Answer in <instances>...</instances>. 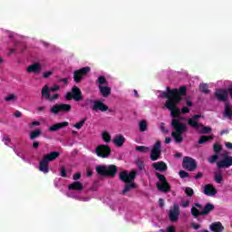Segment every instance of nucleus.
I'll use <instances>...</instances> for the list:
<instances>
[{
  "label": "nucleus",
  "instance_id": "nucleus-18",
  "mask_svg": "<svg viewBox=\"0 0 232 232\" xmlns=\"http://www.w3.org/2000/svg\"><path fill=\"white\" fill-rule=\"evenodd\" d=\"M152 168L156 169V171H160V173L168 171V165L164 161H158L152 163Z\"/></svg>",
  "mask_w": 232,
  "mask_h": 232
},
{
  "label": "nucleus",
  "instance_id": "nucleus-54",
  "mask_svg": "<svg viewBox=\"0 0 232 232\" xmlns=\"http://www.w3.org/2000/svg\"><path fill=\"white\" fill-rule=\"evenodd\" d=\"M53 72H44V75H43V78L44 79H48V77H50V75H52Z\"/></svg>",
  "mask_w": 232,
  "mask_h": 232
},
{
  "label": "nucleus",
  "instance_id": "nucleus-33",
  "mask_svg": "<svg viewBox=\"0 0 232 232\" xmlns=\"http://www.w3.org/2000/svg\"><path fill=\"white\" fill-rule=\"evenodd\" d=\"M208 140H213L212 136H206V135L200 136V138L198 141V144H206V142H208Z\"/></svg>",
  "mask_w": 232,
  "mask_h": 232
},
{
  "label": "nucleus",
  "instance_id": "nucleus-44",
  "mask_svg": "<svg viewBox=\"0 0 232 232\" xmlns=\"http://www.w3.org/2000/svg\"><path fill=\"white\" fill-rule=\"evenodd\" d=\"M217 160H218V155H212L208 159V162H210V164H215V162H217Z\"/></svg>",
  "mask_w": 232,
  "mask_h": 232
},
{
  "label": "nucleus",
  "instance_id": "nucleus-46",
  "mask_svg": "<svg viewBox=\"0 0 232 232\" xmlns=\"http://www.w3.org/2000/svg\"><path fill=\"white\" fill-rule=\"evenodd\" d=\"M5 101H6V102H10V101H15V94H9L5 98Z\"/></svg>",
  "mask_w": 232,
  "mask_h": 232
},
{
  "label": "nucleus",
  "instance_id": "nucleus-12",
  "mask_svg": "<svg viewBox=\"0 0 232 232\" xmlns=\"http://www.w3.org/2000/svg\"><path fill=\"white\" fill-rule=\"evenodd\" d=\"M91 71H92V68H90V67H83V68L74 71L73 72L74 82L79 84V82H81L82 81V77H84L85 75H88V73H90Z\"/></svg>",
  "mask_w": 232,
  "mask_h": 232
},
{
  "label": "nucleus",
  "instance_id": "nucleus-49",
  "mask_svg": "<svg viewBox=\"0 0 232 232\" xmlns=\"http://www.w3.org/2000/svg\"><path fill=\"white\" fill-rule=\"evenodd\" d=\"M51 92H58V90H61V86L55 84V85H53L51 88H50Z\"/></svg>",
  "mask_w": 232,
  "mask_h": 232
},
{
  "label": "nucleus",
  "instance_id": "nucleus-19",
  "mask_svg": "<svg viewBox=\"0 0 232 232\" xmlns=\"http://www.w3.org/2000/svg\"><path fill=\"white\" fill-rule=\"evenodd\" d=\"M203 193L208 197H215L218 191H217V188H215V187L212 184H207L204 187Z\"/></svg>",
  "mask_w": 232,
  "mask_h": 232
},
{
  "label": "nucleus",
  "instance_id": "nucleus-25",
  "mask_svg": "<svg viewBox=\"0 0 232 232\" xmlns=\"http://www.w3.org/2000/svg\"><path fill=\"white\" fill-rule=\"evenodd\" d=\"M68 124V121L55 123L49 128V131H57L58 130H63V128H66Z\"/></svg>",
  "mask_w": 232,
  "mask_h": 232
},
{
  "label": "nucleus",
  "instance_id": "nucleus-26",
  "mask_svg": "<svg viewBox=\"0 0 232 232\" xmlns=\"http://www.w3.org/2000/svg\"><path fill=\"white\" fill-rule=\"evenodd\" d=\"M210 230L213 232H223L224 226L220 222H214L210 225Z\"/></svg>",
  "mask_w": 232,
  "mask_h": 232
},
{
  "label": "nucleus",
  "instance_id": "nucleus-31",
  "mask_svg": "<svg viewBox=\"0 0 232 232\" xmlns=\"http://www.w3.org/2000/svg\"><path fill=\"white\" fill-rule=\"evenodd\" d=\"M50 87L48 85H44L42 89V97L48 101L50 99Z\"/></svg>",
  "mask_w": 232,
  "mask_h": 232
},
{
  "label": "nucleus",
  "instance_id": "nucleus-28",
  "mask_svg": "<svg viewBox=\"0 0 232 232\" xmlns=\"http://www.w3.org/2000/svg\"><path fill=\"white\" fill-rule=\"evenodd\" d=\"M224 117L227 119H232L231 103L225 102Z\"/></svg>",
  "mask_w": 232,
  "mask_h": 232
},
{
  "label": "nucleus",
  "instance_id": "nucleus-38",
  "mask_svg": "<svg viewBox=\"0 0 232 232\" xmlns=\"http://www.w3.org/2000/svg\"><path fill=\"white\" fill-rule=\"evenodd\" d=\"M136 151H140V153H148V151H150V148L146 146H136Z\"/></svg>",
  "mask_w": 232,
  "mask_h": 232
},
{
  "label": "nucleus",
  "instance_id": "nucleus-2",
  "mask_svg": "<svg viewBox=\"0 0 232 232\" xmlns=\"http://www.w3.org/2000/svg\"><path fill=\"white\" fill-rule=\"evenodd\" d=\"M170 126L174 130V131L171 133V136L173 137L175 142H177V144L182 143L184 140L182 133L188 132V125L184 122H181L179 119H173Z\"/></svg>",
  "mask_w": 232,
  "mask_h": 232
},
{
  "label": "nucleus",
  "instance_id": "nucleus-39",
  "mask_svg": "<svg viewBox=\"0 0 232 232\" xmlns=\"http://www.w3.org/2000/svg\"><path fill=\"white\" fill-rule=\"evenodd\" d=\"M102 138L104 142H111V136L106 131L102 134Z\"/></svg>",
  "mask_w": 232,
  "mask_h": 232
},
{
  "label": "nucleus",
  "instance_id": "nucleus-24",
  "mask_svg": "<svg viewBox=\"0 0 232 232\" xmlns=\"http://www.w3.org/2000/svg\"><path fill=\"white\" fill-rule=\"evenodd\" d=\"M112 142L117 146L118 148H121V146H124V142H126V138L122 135H117L112 140Z\"/></svg>",
  "mask_w": 232,
  "mask_h": 232
},
{
  "label": "nucleus",
  "instance_id": "nucleus-1",
  "mask_svg": "<svg viewBox=\"0 0 232 232\" xmlns=\"http://www.w3.org/2000/svg\"><path fill=\"white\" fill-rule=\"evenodd\" d=\"M187 93L188 87L186 86H181L179 89H171L168 86L167 91L162 92L161 97L163 99H168L165 102V107L169 110L170 116L173 119H177L180 115L181 111L177 105L180 104L182 97L187 95Z\"/></svg>",
  "mask_w": 232,
  "mask_h": 232
},
{
  "label": "nucleus",
  "instance_id": "nucleus-8",
  "mask_svg": "<svg viewBox=\"0 0 232 232\" xmlns=\"http://www.w3.org/2000/svg\"><path fill=\"white\" fill-rule=\"evenodd\" d=\"M90 104H93L92 106V111H108L109 108L107 107L106 104H104V102H101V101H93L92 99H87L84 102L83 106L88 107L90 106Z\"/></svg>",
  "mask_w": 232,
  "mask_h": 232
},
{
  "label": "nucleus",
  "instance_id": "nucleus-20",
  "mask_svg": "<svg viewBox=\"0 0 232 232\" xmlns=\"http://www.w3.org/2000/svg\"><path fill=\"white\" fill-rule=\"evenodd\" d=\"M202 115L200 114H195L194 116H192V118L188 120V126L197 130V128H198V126L200 125V123H198V119H200Z\"/></svg>",
  "mask_w": 232,
  "mask_h": 232
},
{
  "label": "nucleus",
  "instance_id": "nucleus-61",
  "mask_svg": "<svg viewBox=\"0 0 232 232\" xmlns=\"http://www.w3.org/2000/svg\"><path fill=\"white\" fill-rule=\"evenodd\" d=\"M36 110H37V111H40V112L44 111L46 110V107H44V106L37 107Z\"/></svg>",
  "mask_w": 232,
  "mask_h": 232
},
{
  "label": "nucleus",
  "instance_id": "nucleus-48",
  "mask_svg": "<svg viewBox=\"0 0 232 232\" xmlns=\"http://www.w3.org/2000/svg\"><path fill=\"white\" fill-rule=\"evenodd\" d=\"M57 99H59V94L55 93L53 96H49V100L51 102L53 101H57Z\"/></svg>",
  "mask_w": 232,
  "mask_h": 232
},
{
  "label": "nucleus",
  "instance_id": "nucleus-62",
  "mask_svg": "<svg viewBox=\"0 0 232 232\" xmlns=\"http://www.w3.org/2000/svg\"><path fill=\"white\" fill-rule=\"evenodd\" d=\"M93 175V171L90 169H87V177H92Z\"/></svg>",
  "mask_w": 232,
  "mask_h": 232
},
{
  "label": "nucleus",
  "instance_id": "nucleus-23",
  "mask_svg": "<svg viewBox=\"0 0 232 232\" xmlns=\"http://www.w3.org/2000/svg\"><path fill=\"white\" fill-rule=\"evenodd\" d=\"M26 50V46L21 42L14 43V48L10 49V53H15V52H24Z\"/></svg>",
  "mask_w": 232,
  "mask_h": 232
},
{
  "label": "nucleus",
  "instance_id": "nucleus-22",
  "mask_svg": "<svg viewBox=\"0 0 232 232\" xmlns=\"http://www.w3.org/2000/svg\"><path fill=\"white\" fill-rule=\"evenodd\" d=\"M41 70H42L41 63H34V64H31L28 66L27 72L28 73H40Z\"/></svg>",
  "mask_w": 232,
  "mask_h": 232
},
{
  "label": "nucleus",
  "instance_id": "nucleus-50",
  "mask_svg": "<svg viewBox=\"0 0 232 232\" xmlns=\"http://www.w3.org/2000/svg\"><path fill=\"white\" fill-rule=\"evenodd\" d=\"M73 180H80L81 179V172H77L72 176Z\"/></svg>",
  "mask_w": 232,
  "mask_h": 232
},
{
  "label": "nucleus",
  "instance_id": "nucleus-14",
  "mask_svg": "<svg viewBox=\"0 0 232 232\" xmlns=\"http://www.w3.org/2000/svg\"><path fill=\"white\" fill-rule=\"evenodd\" d=\"M96 155L102 159H108L111 155V148L108 145H99L96 148Z\"/></svg>",
  "mask_w": 232,
  "mask_h": 232
},
{
  "label": "nucleus",
  "instance_id": "nucleus-7",
  "mask_svg": "<svg viewBox=\"0 0 232 232\" xmlns=\"http://www.w3.org/2000/svg\"><path fill=\"white\" fill-rule=\"evenodd\" d=\"M157 179H159L160 183H157V188L162 193H168L171 191V186H169V183L168 182V179H166V176L163 174H160L159 172L155 173Z\"/></svg>",
  "mask_w": 232,
  "mask_h": 232
},
{
  "label": "nucleus",
  "instance_id": "nucleus-30",
  "mask_svg": "<svg viewBox=\"0 0 232 232\" xmlns=\"http://www.w3.org/2000/svg\"><path fill=\"white\" fill-rule=\"evenodd\" d=\"M137 188V184L130 182L127 183L122 190V195L127 194L129 191H131V189H135Z\"/></svg>",
  "mask_w": 232,
  "mask_h": 232
},
{
  "label": "nucleus",
  "instance_id": "nucleus-29",
  "mask_svg": "<svg viewBox=\"0 0 232 232\" xmlns=\"http://www.w3.org/2000/svg\"><path fill=\"white\" fill-rule=\"evenodd\" d=\"M214 180L217 184H222L224 181V177L222 176V171L218 170L214 173Z\"/></svg>",
  "mask_w": 232,
  "mask_h": 232
},
{
  "label": "nucleus",
  "instance_id": "nucleus-37",
  "mask_svg": "<svg viewBox=\"0 0 232 232\" xmlns=\"http://www.w3.org/2000/svg\"><path fill=\"white\" fill-rule=\"evenodd\" d=\"M148 130V122L146 121H141L140 122V131L144 132Z\"/></svg>",
  "mask_w": 232,
  "mask_h": 232
},
{
  "label": "nucleus",
  "instance_id": "nucleus-41",
  "mask_svg": "<svg viewBox=\"0 0 232 232\" xmlns=\"http://www.w3.org/2000/svg\"><path fill=\"white\" fill-rule=\"evenodd\" d=\"M185 194L187 197H191L192 195H195V191L190 187H187L185 188Z\"/></svg>",
  "mask_w": 232,
  "mask_h": 232
},
{
  "label": "nucleus",
  "instance_id": "nucleus-34",
  "mask_svg": "<svg viewBox=\"0 0 232 232\" xmlns=\"http://www.w3.org/2000/svg\"><path fill=\"white\" fill-rule=\"evenodd\" d=\"M199 90L200 92H202V93H209V85H208V83H201L199 85Z\"/></svg>",
  "mask_w": 232,
  "mask_h": 232
},
{
  "label": "nucleus",
  "instance_id": "nucleus-36",
  "mask_svg": "<svg viewBox=\"0 0 232 232\" xmlns=\"http://www.w3.org/2000/svg\"><path fill=\"white\" fill-rule=\"evenodd\" d=\"M86 121H88V117H85L79 122L75 123L74 128H76V130H81V128L84 126V123L86 122Z\"/></svg>",
  "mask_w": 232,
  "mask_h": 232
},
{
  "label": "nucleus",
  "instance_id": "nucleus-60",
  "mask_svg": "<svg viewBox=\"0 0 232 232\" xmlns=\"http://www.w3.org/2000/svg\"><path fill=\"white\" fill-rule=\"evenodd\" d=\"M3 141L5 142V146H8V142H10V138H8V137L4 138Z\"/></svg>",
  "mask_w": 232,
  "mask_h": 232
},
{
  "label": "nucleus",
  "instance_id": "nucleus-9",
  "mask_svg": "<svg viewBox=\"0 0 232 232\" xmlns=\"http://www.w3.org/2000/svg\"><path fill=\"white\" fill-rule=\"evenodd\" d=\"M51 113L58 115L59 113H68L72 111V105L66 103H56L50 109Z\"/></svg>",
  "mask_w": 232,
  "mask_h": 232
},
{
  "label": "nucleus",
  "instance_id": "nucleus-47",
  "mask_svg": "<svg viewBox=\"0 0 232 232\" xmlns=\"http://www.w3.org/2000/svg\"><path fill=\"white\" fill-rule=\"evenodd\" d=\"M137 166L138 169L142 171L144 169V162L142 160H138L137 161Z\"/></svg>",
  "mask_w": 232,
  "mask_h": 232
},
{
  "label": "nucleus",
  "instance_id": "nucleus-63",
  "mask_svg": "<svg viewBox=\"0 0 232 232\" xmlns=\"http://www.w3.org/2000/svg\"><path fill=\"white\" fill-rule=\"evenodd\" d=\"M226 148H227V150H232V143L231 142H227L226 143Z\"/></svg>",
  "mask_w": 232,
  "mask_h": 232
},
{
  "label": "nucleus",
  "instance_id": "nucleus-5",
  "mask_svg": "<svg viewBox=\"0 0 232 232\" xmlns=\"http://www.w3.org/2000/svg\"><path fill=\"white\" fill-rule=\"evenodd\" d=\"M96 173L100 175V177H115L117 175V166L115 165H98L96 167Z\"/></svg>",
  "mask_w": 232,
  "mask_h": 232
},
{
  "label": "nucleus",
  "instance_id": "nucleus-27",
  "mask_svg": "<svg viewBox=\"0 0 232 232\" xmlns=\"http://www.w3.org/2000/svg\"><path fill=\"white\" fill-rule=\"evenodd\" d=\"M99 90L102 97H110V95H111V88L108 86L100 85Z\"/></svg>",
  "mask_w": 232,
  "mask_h": 232
},
{
  "label": "nucleus",
  "instance_id": "nucleus-10",
  "mask_svg": "<svg viewBox=\"0 0 232 232\" xmlns=\"http://www.w3.org/2000/svg\"><path fill=\"white\" fill-rule=\"evenodd\" d=\"M137 177V171L131 170L128 173V170L121 171L119 174V179L121 180V182H124L125 184H130L135 180V178Z\"/></svg>",
  "mask_w": 232,
  "mask_h": 232
},
{
  "label": "nucleus",
  "instance_id": "nucleus-51",
  "mask_svg": "<svg viewBox=\"0 0 232 232\" xmlns=\"http://www.w3.org/2000/svg\"><path fill=\"white\" fill-rule=\"evenodd\" d=\"M14 117H16V119H19L21 117H23V113L19 111H16L14 113Z\"/></svg>",
  "mask_w": 232,
  "mask_h": 232
},
{
  "label": "nucleus",
  "instance_id": "nucleus-56",
  "mask_svg": "<svg viewBox=\"0 0 232 232\" xmlns=\"http://www.w3.org/2000/svg\"><path fill=\"white\" fill-rule=\"evenodd\" d=\"M204 177V174L202 172H198V174L195 176L196 180H198V179H202Z\"/></svg>",
  "mask_w": 232,
  "mask_h": 232
},
{
  "label": "nucleus",
  "instance_id": "nucleus-15",
  "mask_svg": "<svg viewBox=\"0 0 232 232\" xmlns=\"http://www.w3.org/2000/svg\"><path fill=\"white\" fill-rule=\"evenodd\" d=\"M179 217H180V207L179 204H174L173 208H170L169 211V218L170 222H178Z\"/></svg>",
  "mask_w": 232,
  "mask_h": 232
},
{
  "label": "nucleus",
  "instance_id": "nucleus-6",
  "mask_svg": "<svg viewBox=\"0 0 232 232\" xmlns=\"http://www.w3.org/2000/svg\"><path fill=\"white\" fill-rule=\"evenodd\" d=\"M65 101H75L81 102L82 101V92L77 86H72L71 92H66Z\"/></svg>",
  "mask_w": 232,
  "mask_h": 232
},
{
  "label": "nucleus",
  "instance_id": "nucleus-58",
  "mask_svg": "<svg viewBox=\"0 0 232 232\" xmlns=\"http://www.w3.org/2000/svg\"><path fill=\"white\" fill-rule=\"evenodd\" d=\"M167 232H176L175 227L173 226H170L167 228Z\"/></svg>",
  "mask_w": 232,
  "mask_h": 232
},
{
  "label": "nucleus",
  "instance_id": "nucleus-52",
  "mask_svg": "<svg viewBox=\"0 0 232 232\" xmlns=\"http://www.w3.org/2000/svg\"><path fill=\"white\" fill-rule=\"evenodd\" d=\"M190 226H191V227L193 228V229H200V225H198V224H197V223H191L190 224Z\"/></svg>",
  "mask_w": 232,
  "mask_h": 232
},
{
  "label": "nucleus",
  "instance_id": "nucleus-42",
  "mask_svg": "<svg viewBox=\"0 0 232 232\" xmlns=\"http://www.w3.org/2000/svg\"><path fill=\"white\" fill-rule=\"evenodd\" d=\"M214 153H220L222 151V145L215 143L213 146Z\"/></svg>",
  "mask_w": 232,
  "mask_h": 232
},
{
  "label": "nucleus",
  "instance_id": "nucleus-59",
  "mask_svg": "<svg viewBox=\"0 0 232 232\" xmlns=\"http://www.w3.org/2000/svg\"><path fill=\"white\" fill-rule=\"evenodd\" d=\"M188 207H189V202L188 200L182 202V208H188Z\"/></svg>",
  "mask_w": 232,
  "mask_h": 232
},
{
  "label": "nucleus",
  "instance_id": "nucleus-4",
  "mask_svg": "<svg viewBox=\"0 0 232 232\" xmlns=\"http://www.w3.org/2000/svg\"><path fill=\"white\" fill-rule=\"evenodd\" d=\"M59 155H61V152L59 151H52L49 154L44 155L39 163V171H42V173L44 174L50 173V162H53Z\"/></svg>",
  "mask_w": 232,
  "mask_h": 232
},
{
  "label": "nucleus",
  "instance_id": "nucleus-16",
  "mask_svg": "<svg viewBox=\"0 0 232 232\" xmlns=\"http://www.w3.org/2000/svg\"><path fill=\"white\" fill-rule=\"evenodd\" d=\"M182 166L188 171H195L197 169V161L191 157H184Z\"/></svg>",
  "mask_w": 232,
  "mask_h": 232
},
{
  "label": "nucleus",
  "instance_id": "nucleus-32",
  "mask_svg": "<svg viewBox=\"0 0 232 232\" xmlns=\"http://www.w3.org/2000/svg\"><path fill=\"white\" fill-rule=\"evenodd\" d=\"M198 128H201V130H198V133H201V134H208L212 131L211 127L204 126V124L202 123H199Z\"/></svg>",
  "mask_w": 232,
  "mask_h": 232
},
{
  "label": "nucleus",
  "instance_id": "nucleus-40",
  "mask_svg": "<svg viewBox=\"0 0 232 232\" xmlns=\"http://www.w3.org/2000/svg\"><path fill=\"white\" fill-rule=\"evenodd\" d=\"M98 82L99 84H108V81L106 80V77L104 75H101L98 77Z\"/></svg>",
  "mask_w": 232,
  "mask_h": 232
},
{
  "label": "nucleus",
  "instance_id": "nucleus-43",
  "mask_svg": "<svg viewBox=\"0 0 232 232\" xmlns=\"http://www.w3.org/2000/svg\"><path fill=\"white\" fill-rule=\"evenodd\" d=\"M60 175L61 177H63V179H66L68 177V172H66V168H64V166L61 167Z\"/></svg>",
  "mask_w": 232,
  "mask_h": 232
},
{
  "label": "nucleus",
  "instance_id": "nucleus-45",
  "mask_svg": "<svg viewBox=\"0 0 232 232\" xmlns=\"http://www.w3.org/2000/svg\"><path fill=\"white\" fill-rule=\"evenodd\" d=\"M179 177L180 179H188V177H189V173L186 172V170H180Z\"/></svg>",
  "mask_w": 232,
  "mask_h": 232
},
{
  "label": "nucleus",
  "instance_id": "nucleus-57",
  "mask_svg": "<svg viewBox=\"0 0 232 232\" xmlns=\"http://www.w3.org/2000/svg\"><path fill=\"white\" fill-rule=\"evenodd\" d=\"M159 204H160V208H164V199L162 198L159 199Z\"/></svg>",
  "mask_w": 232,
  "mask_h": 232
},
{
  "label": "nucleus",
  "instance_id": "nucleus-13",
  "mask_svg": "<svg viewBox=\"0 0 232 232\" xmlns=\"http://www.w3.org/2000/svg\"><path fill=\"white\" fill-rule=\"evenodd\" d=\"M214 95L216 99L219 101V102H227L229 99V88L217 89Z\"/></svg>",
  "mask_w": 232,
  "mask_h": 232
},
{
  "label": "nucleus",
  "instance_id": "nucleus-21",
  "mask_svg": "<svg viewBox=\"0 0 232 232\" xmlns=\"http://www.w3.org/2000/svg\"><path fill=\"white\" fill-rule=\"evenodd\" d=\"M68 188L70 191H82L84 186H82V183L80 181H74L73 183L69 184Z\"/></svg>",
  "mask_w": 232,
  "mask_h": 232
},
{
  "label": "nucleus",
  "instance_id": "nucleus-64",
  "mask_svg": "<svg viewBox=\"0 0 232 232\" xmlns=\"http://www.w3.org/2000/svg\"><path fill=\"white\" fill-rule=\"evenodd\" d=\"M228 92H229V95H230V99L232 101V87H228Z\"/></svg>",
  "mask_w": 232,
  "mask_h": 232
},
{
  "label": "nucleus",
  "instance_id": "nucleus-35",
  "mask_svg": "<svg viewBox=\"0 0 232 232\" xmlns=\"http://www.w3.org/2000/svg\"><path fill=\"white\" fill-rule=\"evenodd\" d=\"M41 133H42V131L39 129L33 130L30 134L31 140H34V139H37V137H39V135H41Z\"/></svg>",
  "mask_w": 232,
  "mask_h": 232
},
{
  "label": "nucleus",
  "instance_id": "nucleus-11",
  "mask_svg": "<svg viewBox=\"0 0 232 232\" xmlns=\"http://www.w3.org/2000/svg\"><path fill=\"white\" fill-rule=\"evenodd\" d=\"M160 148H162V142H160V140H157L150 150V160L153 162L160 159V155H162V150Z\"/></svg>",
  "mask_w": 232,
  "mask_h": 232
},
{
  "label": "nucleus",
  "instance_id": "nucleus-3",
  "mask_svg": "<svg viewBox=\"0 0 232 232\" xmlns=\"http://www.w3.org/2000/svg\"><path fill=\"white\" fill-rule=\"evenodd\" d=\"M212 211H215V205L207 203L204 207L200 203H195L194 207L191 208L190 213L194 218L198 217H206Z\"/></svg>",
  "mask_w": 232,
  "mask_h": 232
},
{
  "label": "nucleus",
  "instance_id": "nucleus-17",
  "mask_svg": "<svg viewBox=\"0 0 232 232\" xmlns=\"http://www.w3.org/2000/svg\"><path fill=\"white\" fill-rule=\"evenodd\" d=\"M232 166V157L231 156H225L224 159L218 162L217 167L219 169L222 168H229Z\"/></svg>",
  "mask_w": 232,
  "mask_h": 232
},
{
  "label": "nucleus",
  "instance_id": "nucleus-53",
  "mask_svg": "<svg viewBox=\"0 0 232 232\" xmlns=\"http://www.w3.org/2000/svg\"><path fill=\"white\" fill-rule=\"evenodd\" d=\"M180 111L183 114L189 113V109L188 107H182Z\"/></svg>",
  "mask_w": 232,
  "mask_h": 232
},
{
  "label": "nucleus",
  "instance_id": "nucleus-55",
  "mask_svg": "<svg viewBox=\"0 0 232 232\" xmlns=\"http://www.w3.org/2000/svg\"><path fill=\"white\" fill-rule=\"evenodd\" d=\"M59 82H63V84H68V78H61L58 80Z\"/></svg>",
  "mask_w": 232,
  "mask_h": 232
}]
</instances>
